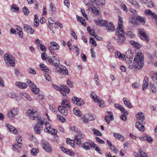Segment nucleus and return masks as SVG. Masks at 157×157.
<instances>
[{"label":"nucleus","instance_id":"f257e3e1","mask_svg":"<svg viewBox=\"0 0 157 157\" xmlns=\"http://www.w3.org/2000/svg\"><path fill=\"white\" fill-rule=\"evenodd\" d=\"M143 55L141 53H138L136 55V58H135L133 63L132 65V58H128L125 57V59L126 62L128 63L129 67L130 69H132L134 68L135 70H139L142 68L144 64V58Z\"/></svg>","mask_w":157,"mask_h":157},{"label":"nucleus","instance_id":"f03ea898","mask_svg":"<svg viewBox=\"0 0 157 157\" xmlns=\"http://www.w3.org/2000/svg\"><path fill=\"white\" fill-rule=\"evenodd\" d=\"M55 57H56L54 56L53 58L54 59H53L48 57L47 61L50 64L56 67V71L60 75H67L68 72L66 67L63 66H60L59 59H56Z\"/></svg>","mask_w":157,"mask_h":157},{"label":"nucleus","instance_id":"7ed1b4c3","mask_svg":"<svg viewBox=\"0 0 157 157\" xmlns=\"http://www.w3.org/2000/svg\"><path fill=\"white\" fill-rule=\"evenodd\" d=\"M38 121L36 125L34 127V129L35 132L37 134H40L43 130V126L45 125L46 127V124L48 123L47 122L45 119L40 117L37 119Z\"/></svg>","mask_w":157,"mask_h":157},{"label":"nucleus","instance_id":"20e7f679","mask_svg":"<svg viewBox=\"0 0 157 157\" xmlns=\"http://www.w3.org/2000/svg\"><path fill=\"white\" fill-rule=\"evenodd\" d=\"M136 117L137 120V122L136 123V127H137L138 128V127L140 126L143 129L141 130H144V125L141 124L143 123L145 119L144 114V113L142 112H140L136 114Z\"/></svg>","mask_w":157,"mask_h":157},{"label":"nucleus","instance_id":"39448f33","mask_svg":"<svg viewBox=\"0 0 157 157\" xmlns=\"http://www.w3.org/2000/svg\"><path fill=\"white\" fill-rule=\"evenodd\" d=\"M4 58L5 62L8 65L14 67V59L12 55L6 54L4 56Z\"/></svg>","mask_w":157,"mask_h":157},{"label":"nucleus","instance_id":"423d86ee","mask_svg":"<svg viewBox=\"0 0 157 157\" xmlns=\"http://www.w3.org/2000/svg\"><path fill=\"white\" fill-rule=\"evenodd\" d=\"M28 113H29L30 118L32 120H37L40 117V115L36 109H29L28 110Z\"/></svg>","mask_w":157,"mask_h":157},{"label":"nucleus","instance_id":"0eeeda50","mask_svg":"<svg viewBox=\"0 0 157 157\" xmlns=\"http://www.w3.org/2000/svg\"><path fill=\"white\" fill-rule=\"evenodd\" d=\"M78 134L75 136V141L76 144L80 145L82 140L84 138V135L82 134L80 131L78 132Z\"/></svg>","mask_w":157,"mask_h":157},{"label":"nucleus","instance_id":"6e6552de","mask_svg":"<svg viewBox=\"0 0 157 157\" xmlns=\"http://www.w3.org/2000/svg\"><path fill=\"white\" fill-rule=\"evenodd\" d=\"M44 130L45 132L50 133L54 135H56L57 133V130L52 128L51 124L49 123L46 124V128L44 129Z\"/></svg>","mask_w":157,"mask_h":157},{"label":"nucleus","instance_id":"1a4fd4ad","mask_svg":"<svg viewBox=\"0 0 157 157\" xmlns=\"http://www.w3.org/2000/svg\"><path fill=\"white\" fill-rule=\"evenodd\" d=\"M27 82L30 87L33 93L36 94L39 93L40 91L39 88L36 87V86L33 82L30 80H28Z\"/></svg>","mask_w":157,"mask_h":157},{"label":"nucleus","instance_id":"9d476101","mask_svg":"<svg viewBox=\"0 0 157 157\" xmlns=\"http://www.w3.org/2000/svg\"><path fill=\"white\" fill-rule=\"evenodd\" d=\"M41 145L46 151L49 152L52 151L51 146L46 141L44 140H41Z\"/></svg>","mask_w":157,"mask_h":157},{"label":"nucleus","instance_id":"9b49d317","mask_svg":"<svg viewBox=\"0 0 157 157\" xmlns=\"http://www.w3.org/2000/svg\"><path fill=\"white\" fill-rule=\"evenodd\" d=\"M95 145V144L93 142H91V143L85 142L81 144L82 147L87 150H90L91 148L93 147V146Z\"/></svg>","mask_w":157,"mask_h":157},{"label":"nucleus","instance_id":"f8f14e48","mask_svg":"<svg viewBox=\"0 0 157 157\" xmlns=\"http://www.w3.org/2000/svg\"><path fill=\"white\" fill-rule=\"evenodd\" d=\"M139 33L140 34V37L142 39L148 42L149 40V38L147 36L144 30L142 29L139 28L138 29Z\"/></svg>","mask_w":157,"mask_h":157},{"label":"nucleus","instance_id":"ddd939ff","mask_svg":"<svg viewBox=\"0 0 157 157\" xmlns=\"http://www.w3.org/2000/svg\"><path fill=\"white\" fill-rule=\"evenodd\" d=\"M73 103L76 104L77 105L81 106L84 104L82 99L78 98L77 97H75L72 98Z\"/></svg>","mask_w":157,"mask_h":157},{"label":"nucleus","instance_id":"4468645a","mask_svg":"<svg viewBox=\"0 0 157 157\" xmlns=\"http://www.w3.org/2000/svg\"><path fill=\"white\" fill-rule=\"evenodd\" d=\"M60 91V93L63 96H66V93L68 94L69 93L70 89L66 86L62 85H61Z\"/></svg>","mask_w":157,"mask_h":157},{"label":"nucleus","instance_id":"2eb2a0df","mask_svg":"<svg viewBox=\"0 0 157 157\" xmlns=\"http://www.w3.org/2000/svg\"><path fill=\"white\" fill-rule=\"evenodd\" d=\"M123 25L120 24L117 28L116 34L118 36L124 35V31L123 29Z\"/></svg>","mask_w":157,"mask_h":157},{"label":"nucleus","instance_id":"dca6fc26","mask_svg":"<svg viewBox=\"0 0 157 157\" xmlns=\"http://www.w3.org/2000/svg\"><path fill=\"white\" fill-rule=\"evenodd\" d=\"M106 29L109 32H112L115 30V27L113 24L111 22H109L105 25Z\"/></svg>","mask_w":157,"mask_h":157},{"label":"nucleus","instance_id":"f3484780","mask_svg":"<svg viewBox=\"0 0 157 157\" xmlns=\"http://www.w3.org/2000/svg\"><path fill=\"white\" fill-rule=\"evenodd\" d=\"M6 126L7 129L12 133L16 134L17 132V129L11 125L7 124H6Z\"/></svg>","mask_w":157,"mask_h":157},{"label":"nucleus","instance_id":"a211bd4d","mask_svg":"<svg viewBox=\"0 0 157 157\" xmlns=\"http://www.w3.org/2000/svg\"><path fill=\"white\" fill-rule=\"evenodd\" d=\"M60 149L63 152L71 156H73L75 155V153L71 150L65 148L63 147H61Z\"/></svg>","mask_w":157,"mask_h":157},{"label":"nucleus","instance_id":"6ab92c4d","mask_svg":"<svg viewBox=\"0 0 157 157\" xmlns=\"http://www.w3.org/2000/svg\"><path fill=\"white\" fill-rule=\"evenodd\" d=\"M94 22L97 25L100 26H104L108 22L107 21L98 19L94 20Z\"/></svg>","mask_w":157,"mask_h":157},{"label":"nucleus","instance_id":"aec40b11","mask_svg":"<svg viewBox=\"0 0 157 157\" xmlns=\"http://www.w3.org/2000/svg\"><path fill=\"white\" fill-rule=\"evenodd\" d=\"M58 110L60 113L64 115H67L68 114V111L66 108L63 106H59L58 107Z\"/></svg>","mask_w":157,"mask_h":157},{"label":"nucleus","instance_id":"412c9836","mask_svg":"<svg viewBox=\"0 0 157 157\" xmlns=\"http://www.w3.org/2000/svg\"><path fill=\"white\" fill-rule=\"evenodd\" d=\"M108 116H105V120L107 123L109 124L110 123V120L109 119L112 121L113 120V116L112 113V112H108Z\"/></svg>","mask_w":157,"mask_h":157},{"label":"nucleus","instance_id":"4be33fe9","mask_svg":"<svg viewBox=\"0 0 157 157\" xmlns=\"http://www.w3.org/2000/svg\"><path fill=\"white\" fill-rule=\"evenodd\" d=\"M144 12L146 15H149L153 18L157 19V15L153 13L150 10L147 9L145 10Z\"/></svg>","mask_w":157,"mask_h":157},{"label":"nucleus","instance_id":"5701e85b","mask_svg":"<svg viewBox=\"0 0 157 157\" xmlns=\"http://www.w3.org/2000/svg\"><path fill=\"white\" fill-rule=\"evenodd\" d=\"M61 105H62L61 106H63V107L66 108L70 109L71 107L69 101L66 99L63 100Z\"/></svg>","mask_w":157,"mask_h":157},{"label":"nucleus","instance_id":"b1692460","mask_svg":"<svg viewBox=\"0 0 157 157\" xmlns=\"http://www.w3.org/2000/svg\"><path fill=\"white\" fill-rule=\"evenodd\" d=\"M16 85L17 87L21 89H25L27 87V85L26 83L20 82H17L16 83Z\"/></svg>","mask_w":157,"mask_h":157},{"label":"nucleus","instance_id":"393cba45","mask_svg":"<svg viewBox=\"0 0 157 157\" xmlns=\"http://www.w3.org/2000/svg\"><path fill=\"white\" fill-rule=\"evenodd\" d=\"M129 2L136 9H139L140 7V6L139 3L135 1L128 0Z\"/></svg>","mask_w":157,"mask_h":157},{"label":"nucleus","instance_id":"a878e982","mask_svg":"<svg viewBox=\"0 0 157 157\" xmlns=\"http://www.w3.org/2000/svg\"><path fill=\"white\" fill-rule=\"evenodd\" d=\"M148 78L147 77H145L143 81V84L142 86L143 90H145L147 87L149 86V84L148 83Z\"/></svg>","mask_w":157,"mask_h":157},{"label":"nucleus","instance_id":"bb28decb","mask_svg":"<svg viewBox=\"0 0 157 157\" xmlns=\"http://www.w3.org/2000/svg\"><path fill=\"white\" fill-rule=\"evenodd\" d=\"M119 38L117 39V42L119 45L124 44L125 41V38L124 35L118 36Z\"/></svg>","mask_w":157,"mask_h":157},{"label":"nucleus","instance_id":"cd10ccee","mask_svg":"<svg viewBox=\"0 0 157 157\" xmlns=\"http://www.w3.org/2000/svg\"><path fill=\"white\" fill-rule=\"evenodd\" d=\"M123 101L125 105L129 108H131L132 107L131 103L126 98H123Z\"/></svg>","mask_w":157,"mask_h":157},{"label":"nucleus","instance_id":"c85d7f7f","mask_svg":"<svg viewBox=\"0 0 157 157\" xmlns=\"http://www.w3.org/2000/svg\"><path fill=\"white\" fill-rule=\"evenodd\" d=\"M113 136L116 139L121 141H123L124 140V136L119 133H114Z\"/></svg>","mask_w":157,"mask_h":157},{"label":"nucleus","instance_id":"c756f323","mask_svg":"<svg viewBox=\"0 0 157 157\" xmlns=\"http://www.w3.org/2000/svg\"><path fill=\"white\" fill-rule=\"evenodd\" d=\"M115 56L117 58H119L122 59L123 60L125 58V56L124 54H121L119 51H116L115 53Z\"/></svg>","mask_w":157,"mask_h":157},{"label":"nucleus","instance_id":"7c9ffc66","mask_svg":"<svg viewBox=\"0 0 157 157\" xmlns=\"http://www.w3.org/2000/svg\"><path fill=\"white\" fill-rule=\"evenodd\" d=\"M130 43L133 46L137 49H139L141 47L140 45L138 42L134 40H131L130 41Z\"/></svg>","mask_w":157,"mask_h":157},{"label":"nucleus","instance_id":"2f4dec72","mask_svg":"<svg viewBox=\"0 0 157 157\" xmlns=\"http://www.w3.org/2000/svg\"><path fill=\"white\" fill-rule=\"evenodd\" d=\"M91 95L94 101L95 102H97L98 103V102H99L101 99H99V98L96 95L95 93L94 92H92L91 93Z\"/></svg>","mask_w":157,"mask_h":157},{"label":"nucleus","instance_id":"473e14b6","mask_svg":"<svg viewBox=\"0 0 157 157\" xmlns=\"http://www.w3.org/2000/svg\"><path fill=\"white\" fill-rule=\"evenodd\" d=\"M51 47H52L53 50H58L59 48V46L56 42H51L50 43Z\"/></svg>","mask_w":157,"mask_h":157},{"label":"nucleus","instance_id":"72a5a7b5","mask_svg":"<svg viewBox=\"0 0 157 157\" xmlns=\"http://www.w3.org/2000/svg\"><path fill=\"white\" fill-rule=\"evenodd\" d=\"M21 148V144H15L13 145V149L16 151H19L18 148Z\"/></svg>","mask_w":157,"mask_h":157},{"label":"nucleus","instance_id":"f704fd0d","mask_svg":"<svg viewBox=\"0 0 157 157\" xmlns=\"http://www.w3.org/2000/svg\"><path fill=\"white\" fill-rule=\"evenodd\" d=\"M125 56V57H127V59L128 58H133V54L132 53V52L131 51H127L126 53L124 55Z\"/></svg>","mask_w":157,"mask_h":157},{"label":"nucleus","instance_id":"c9c22d12","mask_svg":"<svg viewBox=\"0 0 157 157\" xmlns=\"http://www.w3.org/2000/svg\"><path fill=\"white\" fill-rule=\"evenodd\" d=\"M150 76L152 80L157 84V73H151Z\"/></svg>","mask_w":157,"mask_h":157},{"label":"nucleus","instance_id":"e433bc0d","mask_svg":"<svg viewBox=\"0 0 157 157\" xmlns=\"http://www.w3.org/2000/svg\"><path fill=\"white\" fill-rule=\"evenodd\" d=\"M40 67L42 71H45V73L48 72L50 71L48 68H47L46 66L43 63H41L40 65Z\"/></svg>","mask_w":157,"mask_h":157},{"label":"nucleus","instance_id":"4c0bfd02","mask_svg":"<svg viewBox=\"0 0 157 157\" xmlns=\"http://www.w3.org/2000/svg\"><path fill=\"white\" fill-rule=\"evenodd\" d=\"M137 19L140 21L143 24H144L145 23V17H142L139 16L136 17Z\"/></svg>","mask_w":157,"mask_h":157},{"label":"nucleus","instance_id":"58836bf2","mask_svg":"<svg viewBox=\"0 0 157 157\" xmlns=\"http://www.w3.org/2000/svg\"><path fill=\"white\" fill-rule=\"evenodd\" d=\"M11 113H12L14 116L18 115V111L17 108H14L10 111Z\"/></svg>","mask_w":157,"mask_h":157},{"label":"nucleus","instance_id":"ea45409f","mask_svg":"<svg viewBox=\"0 0 157 157\" xmlns=\"http://www.w3.org/2000/svg\"><path fill=\"white\" fill-rule=\"evenodd\" d=\"M75 141L71 140L69 138H67L66 141L67 143V144H70L71 146L72 147H73L75 145Z\"/></svg>","mask_w":157,"mask_h":157},{"label":"nucleus","instance_id":"a19ab883","mask_svg":"<svg viewBox=\"0 0 157 157\" xmlns=\"http://www.w3.org/2000/svg\"><path fill=\"white\" fill-rule=\"evenodd\" d=\"M44 75L46 80L50 82L52 81V78L49 74L48 72L45 73L44 74Z\"/></svg>","mask_w":157,"mask_h":157},{"label":"nucleus","instance_id":"79ce46f5","mask_svg":"<svg viewBox=\"0 0 157 157\" xmlns=\"http://www.w3.org/2000/svg\"><path fill=\"white\" fill-rule=\"evenodd\" d=\"M93 148H95V150H96V151L98 152V153L102 154L103 153V152L99 148V147L98 146L95 144V145L94 146H93Z\"/></svg>","mask_w":157,"mask_h":157},{"label":"nucleus","instance_id":"37998d69","mask_svg":"<svg viewBox=\"0 0 157 157\" xmlns=\"http://www.w3.org/2000/svg\"><path fill=\"white\" fill-rule=\"evenodd\" d=\"M38 152V149L36 148H33L31 150V154L34 155H36Z\"/></svg>","mask_w":157,"mask_h":157},{"label":"nucleus","instance_id":"c03bdc74","mask_svg":"<svg viewBox=\"0 0 157 157\" xmlns=\"http://www.w3.org/2000/svg\"><path fill=\"white\" fill-rule=\"evenodd\" d=\"M139 152L140 157H148L146 154L143 151L142 149H140Z\"/></svg>","mask_w":157,"mask_h":157},{"label":"nucleus","instance_id":"a18cd8bd","mask_svg":"<svg viewBox=\"0 0 157 157\" xmlns=\"http://www.w3.org/2000/svg\"><path fill=\"white\" fill-rule=\"evenodd\" d=\"M92 130L94 132V134H96L98 136H101L102 135V134L101 132L98 130L92 128Z\"/></svg>","mask_w":157,"mask_h":157},{"label":"nucleus","instance_id":"49530a36","mask_svg":"<svg viewBox=\"0 0 157 157\" xmlns=\"http://www.w3.org/2000/svg\"><path fill=\"white\" fill-rule=\"evenodd\" d=\"M94 80H95L96 83L97 85H98L99 84V81H98L99 78L97 74H95L94 75Z\"/></svg>","mask_w":157,"mask_h":157},{"label":"nucleus","instance_id":"de8ad7c7","mask_svg":"<svg viewBox=\"0 0 157 157\" xmlns=\"http://www.w3.org/2000/svg\"><path fill=\"white\" fill-rule=\"evenodd\" d=\"M91 10L94 13H95L97 15L99 13V10L96 8L92 6L91 7Z\"/></svg>","mask_w":157,"mask_h":157},{"label":"nucleus","instance_id":"09e8293b","mask_svg":"<svg viewBox=\"0 0 157 157\" xmlns=\"http://www.w3.org/2000/svg\"><path fill=\"white\" fill-rule=\"evenodd\" d=\"M50 10L52 12V13H53L55 11L56 8L54 4L52 3H51L50 4Z\"/></svg>","mask_w":157,"mask_h":157},{"label":"nucleus","instance_id":"8fccbe9b","mask_svg":"<svg viewBox=\"0 0 157 157\" xmlns=\"http://www.w3.org/2000/svg\"><path fill=\"white\" fill-rule=\"evenodd\" d=\"M23 10L24 12V14L25 15H28L29 12L28 8L25 6H24L23 9Z\"/></svg>","mask_w":157,"mask_h":157},{"label":"nucleus","instance_id":"3c124183","mask_svg":"<svg viewBox=\"0 0 157 157\" xmlns=\"http://www.w3.org/2000/svg\"><path fill=\"white\" fill-rule=\"evenodd\" d=\"M49 108L51 111H52L53 112H56L57 109L55 108V106L53 105H51L49 106Z\"/></svg>","mask_w":157,"mask_h":157},{"label":"nucleus","instance_id":"603ef678","mask_svg":"<svg viewBox=\"0 0 157 157\" xmlns=\"http://www.w3.org/2000/svg\"><path fill=\"white\" fill-rule=\"evenodd\" d=\"M8 117L11 120H13L14 118V116L10 112H9L7 114Z\"/></svg>","mask_w":157,"mask_h":157},{"label":"nucleus","instance_id":"864d4df0","mask_svg":"<svg viewBox=\"0 0 157 157\" xmlns=\"http://www.w3.org/2000/svg\"><path fill=\"white\" fill-rule=\"evenodd\" d=\"M86 116L88 117V120L89 121H92L94 120L95 118V116L93 115V114L91 115H87Z\"/></svg>","mask_w":157,"mask_h":157},{"label":"nucleus","instance_id":"5fc2aeb1","mask_svg":"<svg viewBox=\"0 0 157 157\" xmlns=\"http://www.w3.org/2000/svg\"><path fill=\"white\" fill-rule=\"evenodd\" d=\"M148 87L151 89L150 90H151L152 91L153 93L155 92L156 91L154 84H150V85H149Z\"/></svg>","mask_w":157,"mask_h":157},{"label":"nucleus","instance_id":"6e6d98bb","mask_svg":"<svg viewBox=\"0 0 157 157\" xmlns=\"http://www.w3.org/2000/svg\"><path fill=\"white\" fill-rule=\"evenodd\" d=\"M11 9L12 10H13V11L14 12L15 11H17L19 10V8L15 4H13L11 7Z\"/></svg>","mask_w":157,"mask_h":157},{"label":"nucleus","instance_id":"4d7b16f0","mask_svg":"<svg viewBox=\"0 0 157 157\" xmlns=\"http://www.w3.org/2000/svg\"><path fill=\"white\" fill-rule=\"evenodd\" d=\"M87 117L86 116V115H85L83 116L82 117V118L83 120V121L85 123H86L88 122V119L87 118Z\"/></svg>","mask_w":157,"mask_h":157},{"label":"nucleus","instance_id":"13d9d810","mask_svg":"<svg viewBox=\"0 0 157 157\" xmlns=\"http://www.w3.org/2000/svg\"><path fill=\"white\" fill-rule=\"evenodd\" d=\"M70 131H72L73 132H78L77 128L74 126H71L69 128Z\"/></svg>","mask_w":157,"mask_h":157},{"label":"nucleus","instance_id":"bf43d9fd","mask_svg":"<svg viewBox=\"0 0 157 157\" xmlns=\"http://www.w3.org/2000/svg\"><path fill=\"white\" fill-rule=\"evenodd\" d=\"M99 106L101 107H103L105 106V103L104 101L101 99L100 101L98 103Z\"/></svg>","mask_w":157,"mask_h":157},{"label":"nucleus","instance_id":"052dcab7","mask_svg":"<svg viewBox=\"0 0 157 157\" xmlns=\"http://www.w3.org/2000/svg\"><path fill=\"white\" fill-rule=\"evenodd\" d=\"M39 47L41 51H43L44 52H46V49L44 45L41 44H40Z\"/></svg>","mask_w":157,"mask_h":157},{"label":"nucleus","instance_id":"680f3d73","mask_svg":"<svg viewBox=\"0 0 157 157\" xmlns=\"http://www.w3.org/2000/svg\"><path fill=\"white\" fill-rule=\"evenodd\" d=\"M57 117L59 119L60 121H62V122H63L65 120V119L62 116L59 115H57Z\"/></svg>","mask_w":157,"mask_h":157},{"label":"nucleus","instance_id":"e2e57ef3","mask_svg":"<svg viewBox=\"0 0 157 157\" xmlns=\"http://www.w3.org/2000/svg\"><path fill=\"white\" fill-rule=\"evenodd\" d=\"M23 27L25 31H26L29 30L31 27L29 25L24 24Z\"/></svg>","mask_w":157,"mask_h":157},{"label":"nucleus","instance_id":"0e129e2a","mask_svg":"<svg viewBox=\"0 0 157 157\" xmlns=\"http://www.w3.org/2000/svg\"><path fill=\"white\" fill-rule=\"evenodd\" d=\"M90 42L91 43V44L93 46H97L96 42L93 38H90Z\"/></svg>","mask_w":157,"mask_h":157},{"label":"nucleus","instance_id":"69168bd1","mask_svg":"<svg viewBox=\"0 0 157 157\" xmlns=\"http://www.w3.org/2000/svg\"><path fill=\"white\" fill-rule=\"evenodd\" d=\"M28 71L29 73L33 75H35L36 74V72L35 70L32 68H29L28 69Z\"/></svg>","mask_w":157,"mask_h":157},{"label":"nucleus","instance_id":"338daca9","mask_svg":"<svg viewBox=\"0 0 157 157\" xmlns=\"http://www.w3.org/2000/svg\"><path fill=\"white\" fill-rule=\"evenodd\" d=\"M110 147V149L112 151H114L115 153L118 152V149L116 147L114 146H112L111 147Z\"/></svg>","mask_w":157,"mask_h":157},{"label":"nucleus","instance_id":"774afa93","mask_svg":"<svg viewBox=\"0 0 157 157\" xmlns=\"http://www.w3.org/2000/svg\"><path fill=\"white\" fill-rule=\"evenodd\" d=\"M7 95L8 97L11 98H14L16 97V94L13 93H8L7 94Z\"/></svg>","mask_w":157,"mask_h":157}]
</instances>
